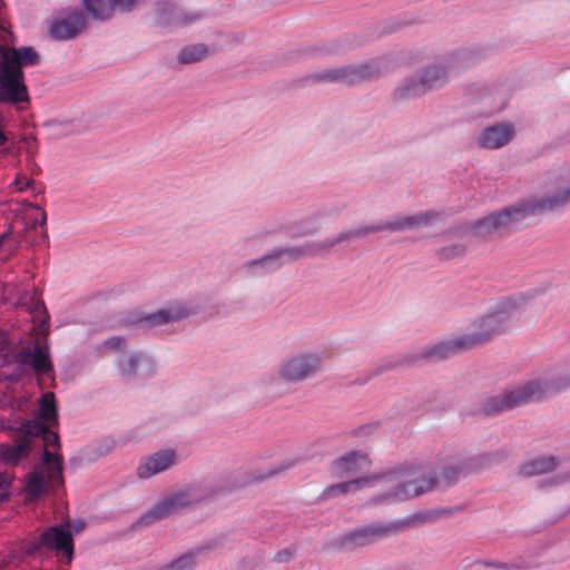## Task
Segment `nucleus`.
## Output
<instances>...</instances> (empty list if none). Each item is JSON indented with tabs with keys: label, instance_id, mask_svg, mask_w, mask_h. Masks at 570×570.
Here are the masks:
<instances>
[{
	"label": "nucleus",
	"instance_id": "25",
	"mask_svg": "<svg viewBox=\"0 0 570 570\" xmlns=\"http://www.w3.org/2000/svg\"><path fill=\"white\" fill-rule=\"evenodd\" d=\"M222 47L206 42H189L184 45L176 55V61L181 65L197 63L216 53Z\"/></svg>",
	"mask_w": 570,
	"mask_h": 570
},
{
	"label": "nucleus",
	"instance_id": "40",
	"mask_svg": "<svg viewBox=\"0 0 570 570\" xmlns=\"http://www.w3.org/2000/svg\"><path fill=\"white\" fill-rule=\"evenodd\" d=\"M104 345L114 351H121L125 347V341L122 337L115 336L105 341Z\"/></svg>",
	"mask_w": 570,
	"mask_h": 570
},
{
	"label": "nucleus",
	"instance_id": "44",
	"mask_svg": "<svg viewBox=\"0 0 570 570\" xmlns=\"http://www.w3.org/2000/svg\"><path fill=\"white\" fill-rule=\"evenodd\" d=\"M16 186L19 190H24L27 188H30L35 185V181L28 177H18L14 180Z\"/></svg>",
	"mask_w": 570,
	"mask_h": 570
},
{
	"label": "nucleus",
	"instance_id": "1",
	"mask_svg": "<svg viewBox=\"0 0 570 570\" xmlns=\"http://www.w3.org/2000/svg\"><path fill=\"white\" fill-rule=\"evenodd\" d=\"M440 218V213L428 210L416 213L413 215L399 216L389 222L379 223L374 225L360 226L348 230L341 232L337 236L327 238L323 242L309 243L298 247H285L273 250L259 259H254L248 263L249 267L262 266L273 267L287 262L296 261L304 256L318 255L322 252H327L332 247L341 243H348L351 240H358L366 237L368 234L379 233L382 230L402 232L406 229H416L434 224Z\"/></svg>",
	"mask_w": 570,
	"mask_h": 570
},
{
	"label": "nucleus",
	"instance_id": "18",
	"mask_svg": "<svg viewBox=\"0 0 570 570\" xmlns=\"http://www.w3.org/2000/svg\"><path fill=\"white\" fill-rule=\"evenodd\" d=\"M193 314V308L185 302H174L165 307L145 315L140 322L149 327H157L187 318Z\"/></svg>",
	"mask_w": 570,
	"mask_h": 570
},
{
	"label": "nucleus",
	"instance_id": "42",
	"mask_svg": "<svg viewBox=\"0 0 570 570\" xmlns=\"http://www.w3.org/2000/svg\"><path fill=\"white\" fill-rule=\"evenodd\" d=\"M293 556L294 551L289 548H286L284 550L276 552L274 556V560L278 563H285L292 560Z\"/></svg>",
	"mask_w": 570,
	"mask_h": 570
},
{
	"label": "nucleus",
	"instance_id": "47",
	"mask_svg": "<svg viewBox=\"0 0 570 570\" xmlns=\"http://www.w3.org/2000/svg\"><path fill=\"white\" fill-rule=\"evenodd\" d=\"M9 235H10V230L6 232L4 234H2L0 236V247L2 246L3 242L8 238Z\"/></svg>",
	"mask_w": 570,
	"mask_h": 570
},
{
	"label": "nucleus",
	"instance_id": "15",
	"mask_svg": "<svg viewBox=\"0 0 570 570\" xmlns=\"http://www.w3.org/2000/svg\"><path fill=\"white\" fill-rule=\"evenodd\" d=\"M198 19L195 13L185 12L169 0H159L154 7V21L164 27H178L193 23Z\"/></svg>",
	"mask_w": 570,
	"mask_h": 570
},
{
	"label": "nucleus",
	"instance_id": "24",
	"mask_svg": "<svg viewBox=\"0 0 570 570\" xmlns=\"http://www.w3.org/2000/svg\"><path fill=\"white\" fill-rule=\"evenodd\" d=\"M19 303L21 306L26 307V309L32 314L33 321L38 322V330L46 334L49 332V314L45 306L43 301L39 296L37 291L24 292L21 294L19 298Z\"/></svg>",
	"mask_w": 570,
	"mask_h": 570
},
{
	"label": "nucleus",
	"instance_id": "8",
	"mask_svg": "<svg viewBox=\"0 0 570 570\" xmlns=\"http://www.w3.org/2000/svg\"><path fill=\"white\" fill-rule=\"evenodd\" d=\"M409 525L406 521L390 523H373L356 528L340 539V546L345 549H357L376 543L379 540L395 535Z\"/></svg>",
	"mask_w": 570,
	"mask_h": 570
},
{
	"label": "nucleus",
	"instance_id": "12",
	"mask_svg": "<svg viewBox=\"0 0 570 570\" xmlns=\"http://www.w3.org/2000/svg\"><path fill=\"white\" fill-rule=\"evenodd\" d=\"M323 358L318 353H299L282 362L278 377L288 383H299L322 371Z\"/></svg>",
	"mask_w": 570,
	"mask_h": 570
},
{
	"label": "nucleus",
	"instance_id": "37",
	"mask_svg": "<svg viewBox=\"0 0 570 570\" xmlns=\"http://www.w3.org/2000/svg\"><path fill=\"white\" fill-rule=\"evenodd\" d=\"M410 23V21L401 18H394L390 21H387L384 26L383 32L384 33H394L401 30L402 26H405Z\"/></svg>",
	"mask_w": 570,
	"mask_h": 570
},
{
	"label": "nucleus",
	"instance_id": "2",
	"mask_svg": "<svg viewBox=\"0 0 570 570\" xmlns=\"http://www.w3.org/2000/svg\"><path fill=\"white\" fill-rule=\"evenodd\" d=\"M40 53L32 47H7L0 45V102L14 106L18 110L30 104L26 85L24 67L37 66Z\"/></svg>",
	"mask_w": 570,
	"mask_h": 570
},
{
	"label": "nucleus",
	"instance_id": "16",
	"mask_svg": "<svg viewBox=\"0 0 570 570\" xmlns=\"http://www.w3.org/2000/svg\"><path fill=\"white\" fill-rule=\"evenodd\" d=\"M12 441L13 444H0V459L9 465H17L20 461L27 459L33 450L24 423L13 430Z\"/></svg>",
	"mask_w": 570,
	"mask_h": 570
},
{
	"label": "nucleus",
	"instance_id": "26",
	"mask_svg": "<svg viewBox=\"0 0 570 570\" xmlns=\"http://www.w3.org/2000/svg\"><path fill=\"white\" fill-rule=\"evenodd\" d=\"M426 94L419 75L406 78L392 92V99L397 102L407 101Z\"/></svg>",
	"mask_w": 570,
	"mask_h": 570
},
{
	"label": "nucleus",
	"instance_id": "9",
	"mask_svg": "<svg viewBox=\"0 0 570 570\" xmlns=\"http://www.w3.org/2000/svg\"><path fill=\"white\" fill-rule=\"evenodd\" d=\"M49 332L38 331L33 341L13 354V360L21 365H30L38 376H50L53 365L50 360Z\"/></svg>",
	"mask_w": 570,
	"mask_h": 570
},
{
	"label": "nucleus",
	"instance_id": "41",
	"mask_svg": "<svg viewBox=\"0 0 570 570\" xmlns=\"http://www.w3.org/2000/svg\"><path fill=\"white\" fill-rule=\"evenodd\" d=\"M141 49H142L141 46H138L137 43L131 42V41H127V42L120 45L121 53L125 56H132V55L139 52Z\"/></svg>",
	"mask_w": 570,
	"mask_h": 570
},
{
	"label": "nucleus",
	"instance_id": "6",
	"mask_svg": "<svg viewBox=\"0 0 570 570\" xmlns=\"http://www.w3.org/2000/svg\"><path fill=\"white\" fill-rule=\"evenodd\" d=\"M62 458L43 449L42 461L29 473L24 491L31 500L39 498L42 493L63 484Z\"/></svg>",
	"mask_w": 570,
	"mask_h": 570
},
{
	"label": "nucleus",
	"instance_id": "31",
	"mask_svg": "<svg viewBox=\"0 0 570 570\" xmlns=\"http://www.w3.org/2000/svg\"><path fill=\"white\" fill-rule=\"evenodd\" d=\"M83 7L95 20L100 21L110 19L117 12L111 0H83Z\"/></svg>",
	"mask_w": 570,
	"mask_h": 570
},
{
	"label": "nucleus",
	"instance_id": "20",
	"mask_svg": "<svg viewBox=\"0 0 570 570\" xmlns=\"http://www.w3.org/2000/svg\"><path fill=\"white\" fill-rule=\"evenodd\" d=\"M178 456L175 450L168 449L148 456L137 469L139 479H149L165 472L177 464Z\"/></svg>",
	"mask_w": 570,
	"mask_h": 570
},
{
	"label": "nucleus",
	"instance_id": "22",
	"mask_svg": "<svg viewBox=\"0 0 570 570\" xmlns=\"http://www.w3.org/2000/svg\"><path fill=\"white\" fill-rule=\"evenodd\" d=\"M515 135L514 127L510 124H498L484 128L479 137L478 145L487 149H498L512 140Z\"/></svg>",
	"mask_w": 570,
	"mask_h": 570
},
{
	"label": "nucleus",
	"instance_id": "43",
	"mask_svg": "<svg viewBox=\"0 0 570 570\" xmlns=\"http://www.w3.org/2000/svg\"><path fill=\"white\" fill-rule=\"evenodd\" d=\"M350 48H351L350 45L343 43L338 39H335V40L331 41L327 51L332 52V53H342V52H345Z\"/></svg>",
	"mask_w": 570,
	"mask_h": 570
},
{
	"label": "nucleus",
	"instance_id": "32",
	"mask_svg": "<svg viewBox=\"0 0 570 570\" xmlns=\"http://www.w3.org/2000/svg\"><path fill=\"white\" fill-rule=\"evenodd\" d=\"M40 416L49 424L58 423V412L56 407V399L52 392L42 395L40 403Z\"/></svg>",
	"mask_w": 570,
	"mask_h": 570
},
{
	"label": "nucleus",
	"instance_id": "10",
	"mask_svg": "<svg viewBox=\"0 0 570 570\" xmlns=\"http://www.w3.org/2000/svg\"><path fill=\"white\" fill-rule=\"evenodd\" d=\"M510 303L505 304L503 311L489 313L472 324V331L463 334L469 350L481 346L509 328L510 318L505 312Z\"/></svg>",
	"mask_w": 570,
	"mask_h": 570
},
{
	"label": "nucleus",
	"instance_id": "13",
	"mask_svg": "<svg viewBox=\"0 0 570 570\" xmlns=\"http://www.w3.org/2000/svg\"><path fill=\"white\" fill-rule=\"evenodd\" d=\"M381 71L379 61H368L360 66L327 70L315 75L314 78L323 81H338L346 85H355L379 77Z\"/></svg>",
	"mask_w": 570,
	"mask_h": 570
},
{
	"label": "nucleus",
	"instance_id": "27",
	"mask_svg": "<svg viewBox=\"0 0 570 570\" xmlns=\"http://www.w3.org/2000/svg\"><path fill=\"white\" fill-rule=\"evenodd\" d=\"M24 426L33 448L36 446L39 438H41L46 446L53 445L56 448H60L59 435L50 429L46 428L40 421H27L24 422Z\"/></svg>",
	"mask_w": 570,
	"mask_h": 570
},
{
	"label": "nucleus",
	"instance_id": "23",
	"mask_svg": "<svg viewBox=\"0 0 570 570\" xmlns=\"http://www.w3.org/2000/svg\"><path fill=\"white\" fill-rule=\"evenodd\" d=\"M402 483L404 484V500L430 492L438 488L441 483L436 473L414 478L409 470H401Z\"/></svg>",
	"mask_w": 570,
	"mask_h": 570
},
{
	"label": "nucleus",
	"instance_id": "11",
	"mask_svg": "<svg viewBox=\"0 0 570 570\" xmlns=\"http://www.w3.org/2000/svg\"><path fill=\"white\" fill-rule=\"evenodd\" d=\"M465 351H469L468 345L463 335H459L407 353L402 356L399 364L414 365L420 361L440 362Z\"/></svg>",
	"mask_w": 570,
	"mask_h": 570
},
{
	"label": "nucleus",
	"instance_id": "33",
	"mask_svg": "<svg viewBox=\"0 0 570 570\" xmlns=\"http://www.w3.org/2000/svg\"><path fill=\"white\" fill-rule=\"evenodd\" d=\"M140 356L136 354L124 355L118 362V371L122 376H132L138 374Z\"/></svg>",
	"mask_w": 570,
	"mask_h": 570
},
{
	"label": "nucleus",
	"instance_id": "19",
	"mask_svg": "<svg viewBox=\"0 0 570 570\" xmlns=\"http://www.w3.org/2000/svg\"><path fill=\"white\" fill-rule=\"evenodd\" d=\"M88 18L79 9L67 12L63 17L57 18L49 23V36H78L87 26Z\"/></svg>",
	"mask_w": 570,
	"mask_h": 570
},
{
	"label": "nucleus",
	"instance_id": "21",
	"mask_svg": "<svg viewBox=\"0 0 570 570\" xmlns=\"http://www.w3.org/2000/svg\"><path fill=\"white\" fill-rule=\"evenodd\" d=\"M371 461L368 456L362 452H352L337 460L332 464V472L336 478L355 476L370 469Z\"/></svg>",
	"mask_w": 570,
	"mask_h": 570
},
{
	"label": "nucleus",
	"instance_id": "5",
	"mask_svg": "<svg viewBox=\"0 0 570 570\" xmlns=\"http://www.w3.org/2000/svg\"><path fill=\"white\" fill-rule=\"evenodd\" d=\"M216 491L208 482L194 483L170 493L146 511L135 523V527L150 525L173 513L190 508L213 497Z\"/></svg>",
	"mask_w": 570,
	"mask_h": 570
},
{
	"label": "nucleus",
	"instance_id": "35",
	"mask_svg": "<svg viewBox=\"0 0 570 570\" xmlns=\"http://www.w3.org/2000/svg\"><path fill=\"white\" fill-rule=\"evenodd\" d=\"M111 2L117 12L128 13L138 7L140 0H111Z\"/></svg>",
	"mask_w": 570,
	"mask_h": 570
},
{
	"label": "nucleus",
	"instance_id": "45",
	"mask_svg": "<svg viewBox=\"0 0 570 570\" xmlns=\"http://www.w3.org/2000/svg\"><path fill=\"white\" fill-rule=\"evenodd\" d=\"M12 476L7 472H0V489H6L10 485Z\"/></svg>",
	"mask_w": 570,
	"mask_h": 570
},
{
	"label": "nucleus",
	"instance_id": "29",
	"mask_svg": "<svg viewBox=\"0 0 570 570\" xmlns=\"http://www.w3.org/2000/svg\"><path fill=\"white\" fill-rule=\"evenodd\" d=\"M557 468V460L553 456H540L533 459L519 469V474L522 476H534L552 472Z\"/></svg>",
	"mask_w": 570,
	"mask_h": 570
},
{
	"label": "nucleus",
	"instance_id": "36",
	"mask_svg": "<svg viewBox=\"0 0 570 570\" xmlns=\"http://www.w3.org/2000/svg\"><path fill=\"white\" fill-rule=\"evenodd\" d=\"M465 253V247L462 244H452L441 249V255L444 258H453L461 256Z\"/></svg>",
	"mask_w": 570,
	"mask_h": 570
},
{
	"label": "nucleus",
	"instance_id": "17",
	"mask_svg": "<svg viewBox=\"0 0 570 570\" xmlns=\"http://www.w3.org/2000/svg\"><path fill=\"white\" fill-rule=\"evenodd\" d=\"M43 548L55 551L58 557L70 563L73 558V540L69 530L58 525L50 527L42 533Z\"/></svg>",
	"mask_w": 570,
	"mask_h": 570
},
{
	"label": "nucleus",
	"instance_id": "28",
	"mask_svg": "<svg viewBox=\"0 0 570 570\" xmlns=\"http://www.w3.org/2000/svg\"><path fill=\"white\" fill-rule=\"evenodd\" d=\"M419 77L428 92L444 86L450 78V71L444 66H431L425 68Z\"/></svg>",
	"mask_w": 570,
	"mask_h": 570
},
{
	"label": "nucleus",
	"instance_id": "30",
	"mask_svg": "<svg viewBox=\"0 0 570 570\" xmlns=\"http://www.w3.org/2000/svg\"><path fill=\"white\" fill-rule=\"evenodd\" d=\"M357 492H361V478L326 487L322 492V499L332 500Z\"/></svg>",
	"mask_w": 570,
	"mask_h": 570
},
{
	"label": "nucleus",
	"instance_id": "38",
	"mask_svg": "<svg viewBox=\"0 0 570 570\" xmlns=\"http://www.w3.org/2000/svg\"><path fill=\"white\" fill-rule=\"evenodd\" d=\"M32 208L36 212V216L32 219V227H36L37 225L43 227L47 223L46 212L41 209L38 205L32 206Z\"/></svg>",
	"mask_w": 570,
	"mask_h": 570
},
{
	"label": "nucleus",
	"instance_id": "46",
	"mask_svg": "<svg viewBox=\"0 0 570 570\" xmlns=\"http://www.w3.org/2000/svg\"><path fill=\"white\" fill-rule=\"evenodd\" d=\"M277 472H278V470H272V471H269L267 474H264V475H262V476H258V478H257V480H265V479H267L268 476H272V475L276 474Z\"/></svg>",
	"mask_w": 570,
	"mask_h": 570
},
{
	"label": "nucleus",
	"instance_id": "39",
	"mask_svg": "<svg viewBox=\"0 0 570 570\" xmlns=\"http://www.w3.org/2000/svg\"><path fill=\"white\" fill-rule=\"evenodd\" d=\"M40 549H45L43 548V543H42V534L39 537L38 540L27 542L23 546V551L27 554H33V553H36Z\"/></svg>",
	"mask_w": 570,
	"mask_h": 570
},
{
	"label": "nucleus",
	"instance_id": "14",
	"mask_svg": "<svg viewBox=\"0 0 570 570\" xmlns=\"http://www.w3.org/2000/svg\"><path fill=\"white\" fill-rule=\"evenodd\" d=\"M488 462L487 455L455 458L441 468L438 474L439 481L441 484L448 487L456 483L460 478L481 470Z\"/></svg>",
	"mask_w": 570,
	"mask_h": 570
},
{
	"label": "nucleus",
	"instance_id": "7",
	"mask_svg": "<svg viewBox=\"0 0 570 570\" xmlns=\"http://www.w3.org/2000/svg\"><path fill=\"white\" fill-rule=\"evenodd\" d=\"M403 487L401 470L361 478V492H365L367 505L389 504L404 500L406 493Z\"/></svg>",
	"mask_w": 570,
	"mask_h": 570
},
{
	"label": "nucleus",
	"instance_id": "34",
	"mask_svg": "<svg viewBox=\"0 0 570 570\" xmlns=\"http://www.w3.org/2000/svg\"><path fill=\"white\" fill-rule=\"evenodd\" d=\"M196 553L187 552L166 564L163 570H194Z\"/></svg>",
	"mask_w": 570,
	"mask_h": 570
},
{
	"label": "nucleus",
	"instance_id": "3",
	"mask_svg": "<svg viewBox=\"0 0 570 570\" xmlns=\"http://www.w3.org/2000/svg\"><path fill=\"white\" fill-rule=\"evenodd\" d=\"M570 204V186L540 198H530L503 208L475 222L471 229L475 236L485 237L493 233L507 229L520 219L546 212H552Z\"/></svg>",
	"mask_w": 570,
	"mask_h": 570
},
{
	"label": "nucleus",
	"instance_id": "4",
	"mask_svg": "<svg viewBox=\"0 0 570 570\" xmlns=\"http://www.w3.org/2000/svg\"><path fill=\"white\" fill-rule=\"evenodd\" d=\"M570 386V374L546 371L522 384L490 399L488 412H502L531 403L542 402Z\"/></svg>",
	"mask_w": 570,
	"mask_h": 570
}]
</instances>
